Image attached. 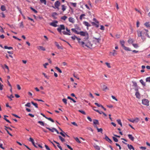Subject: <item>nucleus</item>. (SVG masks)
<instances>
[{"label": "nucleus", "mask_w": 150, "mask_h": 150, "mask_svg": "<svg viewBox=\"0 0 150 150\" xmlns=\"http://www.w3.org/2000/svg\"><path fill=\"white\" fill-rule=\"evenodd\" d=\"M71 5H72L74 7H76V3H74L72 2L70 3Z\"/></svg>", "instance_id": "51"}, {"label": "nucleus", "mask_w": 150, "mask_h": 150, "mask_svg": "<svg viewBox=\"0 0 150 150\" xmlns=\"http://www.w3.org/2000/svg\"><path fill=\"white\" fill-rule=\"evenodd\" d=\"M3 85L0 83V90H2L3 89Z\"/></svg>", "instance_id": "57"}, {"label": "nucleus", "mask_w": 150, "mask_h": 150, "mask_svg": "<svg viewBox=\"0 0 150 150\" xmlns=\"http://www.w3.org/2000/svg\"><path fill=\"white\" fill-rule=\"evenodd\" d=\"M132 82L133 83V86L134 87V89L136 91H138V87L137 85L136 82L133 81Z\"/></svg>", "instance_id": "6"}, {"label": "nucleus", "mask_w": 150, "mask_h": 150, "mask_svg": "<svg viewBox=\"0 0 150 150\" xmlns=\"http://www.w3.org/2000/svg\"><path fill=\"white\" fill-rule=\"evenodd\" d=\"M110 53H112L113 56H115L117 54V51L115 50H114L112 52H110Z\"/></svg>", "instance_id": "22"}, {"label": "nucleus", "mask_w": 150, "mask_h": 150, "mask_svg": "<svg viewBox=\"0 0 150 150\" xmlns=\"http://www.w3.org/2000/svg\"><path fill=\"white\" fill-rule=\"evenodd\" d=\"M100 29L101 30H104L105 28H104V26H103L102 25H101L100 26Z\"/></svg>", "instance_id": "64"}, {"label": "nucleus", "mask_w": 150, "mask_h": 150, "mask_svg": "<svg viewBox=\"0 0 150 150\" xmlns=\"http://www.w3.org/2000/svg\"><path fill=\"white\" fill-rule=\"evenodd\" d=\"M25 106L26 107H30V103H28L26 104L25 105Z\"/></svg>", "instance_id": "48"}, {"label": "nucleus", "mask_w": 150, "mask_h": 150, "mask_svg": "<svg viewBox=\"0 0 150 150\" xmlns=\"http://www.w3.org/2000/svg\"><path fill=\"white\" fill-rule=\"evenodd\" d=\"M105 139L108 142L110 143H111L112 142V141L107 136H105Z\"/></svg>", "instance_id": "10"}, {"label": "nucleus", "mask_w": 150, "mask_h": 150, "mask_svg": "<svg viewBox=\"0 0 150 150\" xmlns=\"http://www.w3.org/2000/svg\"><path fill=\"white\" fill-rule=\"evenodd\" d=\"M78 111L79 112L83 114V115H85L86 114V112L84 111L79 110Z\"/></svg>", "instance_id": "45"}, {"label": "nucleus", "mask_w": 150, "mask_h": 150, "mask_svg": "<svg viewBox=\"0 0 150 150\" xmlns=\"http://www.w3.org/2000/svg\"><path fill=\"white\" fill-rule=\"evenodd\" d=\"M24 26L23 25V22H22L20 23V28H24Z\"/></svg>", "instance_id": "41"}, {"label": "nucleus", "mask_w": 150, "mask_h": 150, "mask_svg": "<svg viewBox=\"0 0 150 150\" xmlns=\"http://www.w3.org/2000/svg\"><path fill=\"white\" fill-rule=\"evenodd\" d=\"M71 38L73 40H74L76 39L77 40V38H77V37L75 36L71 37Z\"/></svg>", "instance_id": "58"}, {"label": "nucleus", "mask_w": 150, "mask_h": 150, "mask_svg": "<svg viewBox=\"0 0 150 150\" xmlns=\"http://www.w3.org/2000/svg\"><path fill=\"white\" fill-rule=\"evenodd\" d=\"M120 43L123 47L125 46L124 45L125 42L123 40L120 41Z\"/></svg>", "instance_id": "36"}, {"label": "nucleus", "mask_w": 150, "mask_h": 150, "mask_svg": "<svg viewBox=\"0 0 150 150\" xmlns=\"http://www.w3.org/2000/svg\"><path fill=\"white\" fill-rule=\"evenodd\" d=\"M46 128L49 130L50 131H51L52 132H54V131H55L56 129L54 128H52V129H51L48 127H46Z\"/></svg>", "instance_id": "17"}, {"label": "nucleus", "mask_w": 150, "mask_h": 150, "mask_svg": "<svg viewBox=\"0 0 150 150\" xmlns=\"http://www.w3.org/2000/svg\"><path fill=\"white\" fill-rule=\"evenodd\" d=\"M103 88L104 90L107 89H108L107 87L105 85H103Z\"/></svg>", "instance_id": "63"}, {"label": "nucleus", "mask_w": 150, "mask_h": 150, "mask_svg": "<svg viewBox=\"0 0 150 150\" xmlns=\"http://www.w3.org/2000/svg\"><path fill=\"white\" fill-rule=\"evenodd\" d=\"M29 141L31 142L32 143V144H33L34 142V140L31 137H30L29 138Z\"/></svg>", "instance_id": "42"}, {"label": "nucleus", "mask_w": 150, "mask_h": 150, "mask_svg": "<svg viewBox=\"0 0 150 150\" xmlns=\"http://www.w3.org/2000/svg\"><path fill=\"white\" fill-rule=\"evenodd\" d=\"M95 41L97 42L98 43H99L100 41V38H95Z\"/></svg>", "instance_id": "46"}, {"label": "nucleus", "mask_w": 150, "mask_h": 150, "mask_svg": "<svg viewBox=\"0 0 150 150\" xmlns=\"http://www.w3.org/2000/svg\"><path fill=\"white\" fill-rule=\"evenodd\" d=\"M54 43H55V45L57 47L58 49H63V48L62 47L60 46L59 45V44L57 42H55Z\"/></svg>", "instance_id": "9"}, {"label": "nucleus", "mask_w": 150, "mask_h": 150, "mask_svg": "<svg viewBox=\"0 0 150 150\" xmlns=\"http://www.w3.org/2000/svg\"><path fill=\"white\" fill-rule=\"evenodd\" d=\"M34 100L36 101H41V102H44V101L43 100H41V99H35Z\"/></svg>", "instance_id": "61"}, {"label": "nucleus", "mask_w": 150, "mask_h": 150, "mask_svg": "<svg viewBox=\"0 0 150 150\" xmlns=\"http://www.w3.org/2000/svg\"><path fill=\"white\" fill-rule=\"evenodd\" d=\"M42 74L46 78V79H49V76L46 75V74L45 73H42Z\"/></svg>", "instance_id": "39"}, {"label": "nucleus", "mask_w": 150, "mask_h": 150, "mask_svg": "<svg viewBox=\"0 0 150 150\" xmlns=\"http://www.w3.org/2000/svg\"><path fill=\"white\" fill-rule=\"evenodd\" d=\"M67 98L72 100L74 103H75L76 102V101L75 100H74L70 96H68L67 97Z\"/></svg>", "instance_id": "34"}, {"label": "nucleus", "mask_w": 150, "mask_h": 150, "mask_svg": "<svg viewBox=\"0 0 150 150\" xmlns=\"http://www.w3.org/2000/svg\"><path fill=\"white\" fill-rule=\"evenodd\" d=\"M135 95L137 98H140V95L138 92V91H136V92L135 94Z\"/></svg>", "instance_id": "13"}, {"label": "nucleus", "mask_w": 150, "mask_h": 150, "mask_svg": "<svg viewBox=\"0 0 150 150\" xmlns=\"http://www.w3.org/2000/svg\"><path fill=\"white\" fill-rule=\"evenodd\" d=\"M80 35L81 36L86 37L84 38L85 40L86 39H88V34L86 32H84L83 31H80Z\"/></svg>", "instance_id": "3"}, {"label": "nucleus", "mask_w": 150, "mask_h": 150, "mask_svg": "<svg viewBox=\"0 0 150 150\" xmlns=\"http://www.w3.org/2000/svg\"><path fill=\"white\" fill-rule=\"evenodd\" d=\"M112 138L113 140L115 142H117L118 141V140L116 138L114 137H113Z\"/></svg>", "instance_id": "50"}, {"label": "nucleus", "mask_w": 150, "mask_h": 150, "mask_svg": "<svg viewBox=\"0 0 150 150\" xmlns=\"http://www.w3.org/2000/svg\"><path fill=\"white\" fill-rule=\"evenodd\" d=\"M0 9L2 11H5L6 10V7L4 5L1 6Z\"/></svg>", "instance_id": "18"}, {"label": "nucleus", "mask_w": 150, "mask_h": 150, "mask_svg": "<svg viewBox=\"0 0 150 150\" xmlns=\"http://www.w3.org/2000/svg\"><path fill=\"white\" fill-rule=\"evenodd\" d=\"M96 108V107H93V109L94 111H96V112H98L99 113H100V114H103V112L102 111L100 112L98 110H95V109H94L93 108Z\"/></svg>", "instance_id": "23"}, {"label": "nucleus", "mask_w": 150, "mask_h": 150, "mask_svg": "<svg viewBox=\"0 0 150 150\" xmlns=\"http://www.w3.org/2000/svg\"><path fill=\"white\" fill-rule=\"evenodd\" d=\"M97 131L98 132H101V133H102V132L103 131V129L101 128H97Z\"/></svg>", "instance_id": "43"}, {"label": "nucleus", "mask_w": 150, "mask_h": 150, "mask_svg": "<svg viewBox=\"0 0 150 150\" xmlns=\"http://www.w3.org/2000/svg\"><path fill=\"white\" fill-rule=\"evenodd\" d=\"M83 24L87 27H89L91 26V25L87 22L84 21Z\"/></svg>", "instance_id": "14"}, {"label": "nucleus", "mask_w": 150, "mask_h": 150, "mask_svg": "<svg viewBox=\"0 0 150 150\" xmlns=\"http://www.w3.org/2000/svg\"><path fill=\"white\" fill-rule=\"evenodd\" d=\"M4 119L7 122L10 123H11V122L9 121V120H8L6 118V117H8V116H6V115H4Z\"/></svg>", "instance_id": "25"}, {"label": "nucleus", "mask_w": 150, "mask_h": 150, "mask_svg": "<svg viewBox=\"0 0 150 150\" xmlns=\"http://www.w3.org/2000/svg\"><path fill=\"white\" fill-rule=\"evenodd\" d=\"M55 69L60 73H62L61 70L58 67H56Z\"/></svg>", "instance_id": "40"}, {"label": "nucleus", "mask_w": 150, "mask_h": 150, "mask_svg": "<svg viewBox=\"0 0 150 150\" xmlns=\"http://www.w3.org/2000/svg\"><path fill=\"white\" fill-rule=\"evenodd\" d=\"M67 18V17L65 16H64L62 17L61 18V19L64 21H65Z\"/></svg>", "instance_id": "35"}, {"label": "nucleus", "mask_w": 150, "mask_h": 150, "mask_svg": "<svg viewBox=\"0 0 150 150\" xmlns=\"http://www.w3.org/2000/svg\"><path fill=\"white\" fill-rule=\"evenodd\" d=\"M38 123L40 124L41 125L44 126L45 125V123L44 122L42 121H39Z\"/></svg>", "instance_id": "31"}, {"label": "nucleus", "mask_w": 150, "mask_h": 150, "mask_svg": "<svg viewBox=\"0 0 150 150\" xmlns=\"http://www.w3.org/2000/svg\"><path fill=\"white\" fill-rule=\"evenodd\" d=\"M59 138L62 142H65V139L64 138H62L61 136H59Z\"/></svg>", "instance_id": "27"}, {"label": "nucleus", "mask_w": 150, "mask_h": 150, "mask_svg": "<svg viewBox=\"0 0 150 150\" xmlns=\"http://www.w3.org/2000/svg\"><path fill=\"white\" fill-rule=\"evenodd\" d=\"M129 120L131 122H132L133 123H134L135 122H138V119L137 118L136 120Z\"/></svg>", "instance_id": "29"}, {"label": "nucleus", "mask_w": 150, "mask_h": 150, "mask_svg": "<svg viewBox=\"0 0 150 150\" xmlns=\"http://www.w3.org/2000/svg\"><path fill=\"white\" fill-rule=\"evenodd\" d=\"M58 23V21H54L50 23V25L54 27H56L57 26V24Z\"/></svg>", "instance_id": "8"}, {"label": "nucleus", "mask_w": 150, "mask_h": 150, "mask_svg": "<svg viewBox=\"0 0 150 150\" xmlns=\"http://www.w3.org/2000/svg\"><path fill=\"white\" fill-rule=\"evenodd\" d=\"M93 123L95 125H99L98 121L97 120H94L93 121Z\"/></svg>", "instance_id": "19"}, {"label": "nucleus", "mask_w": 150, "mask_h": 150, "mask_svg": "<svg viewBox=\"0 0 150 150\" xmlns=\"http://www.w3.org/2000/svg\"><path fill=\"white\" fill-rule=\"evenodd\" d=\"M60 4V2L58 1H56L54 3V6L55 7L58 9V10H59V6Z\"/></svg>", "instance_id": "7"}, {"label": "nucleus", "mask_w": 150, "mask_h": 150, "mask_svg": "<svg viewBox=\"0 0 150 150\" xmlns=\"http://www.w3.org/2000/svg\"><path fill=\"white\" fill-rule=\"evenodd\" d=\"M7 97L8 98L10 99L11 100H12V98H14V96L12 94L10 96H8Z\"/></svg>", "instance_id": "47"}, {"label": "nucleus", "mask_w": 150, "mask_h": 150, "mask_svg": "<svg viewBox=\"0 0 150 150\" xmlns=\"http://www.w3.org/2000/svg\"><path fill=\"white\" fill-rule=\"evenodd\" d=\"M61 6L62 7V10L63 11H65L66 9V6H65L64 5H62Z\"/></svg>", "instance_id": "21"}, {"label": "nucleus", "mask_w": 150, "mask_h": 150, "mask_svg": "<svg viewBox=\"0 0 150 150\" xmlns=\"http://www.w3.org/2000/svg\"><path fill=\"white\" fill-rule=\"evenodd\" d=\"M62 101L65 104H67V100L66 98H64L62 99Z\"/></svg>", "instance_id": "53"}, {"label": "nucleus", "mask_w": 150, "mask_h": 150, "mask_svg": "<svg viewBox=\"0 0 150 150\" xmlns=\"http://www.w3.org/2000/svg\"><path fill=\"white\" fill-rule=\"evenodd\" d=\"M148 30H147L144 29L142 31L137 30V35L138 37H141L142 39L143 40L146 39L145 37L148 36Z\"/></svg>", "instance_id": "2"}, {"label": "nucleus", "mask_w": 150, "mask_h": 150, "mask_svg": "<svg viewBox=\"0 0 150 150\" xmlns=\"http://www.w3.org/2000/svg\"><path fill=\"white\" fill-rule=\"evenodd\" d=\"M127 146L128 147V148L130 149L131 150L132 149L133 150H134V148L133 146L130 144H128L127 145Z\"/></svg>", "instance_id": "16"}, {"label": "nucleus", "mask_w": 150, "mask_h": 150, "mask_svg": "<svg viewBox=\"0 0 150 150\" xmlns=\"http://www.w3.org/2000/svg\"><path fill=\"white\" fill-rule=\"evenodd\" d=\"M57 14L56 12L53 13L52 14V16L53 17L55 16H57Z\"/></svg>", "instance_id": "54"}, {"label": "nucleus", "mask_w": 150, "mask_h": 150, "mask_svg": "<svg viewBox=\"0 0 150 150\" xmlns=\"http://www.w3.org/2000/svg\"><path fill=\"white\" fill-rule=\"evenodd\" d=\"M84 42L82 41L81 42L80 44H79L80 45H81L82 47H85V45H86L85 42L84 41Z\"/></svg>", "instance_id": "20"}, {"label": "nucleus", "mask_w": 150, "mask_h": 150, "mask_svg": "<svg viewBox=\"0 0 150 150\" xmlns=\"http://www.w3.org/2000/svg\"><path fill=\"white\" fill-rule=\"evenodd\" d=\"M117 121L118 124H119L121 127L122 126V123L121 122V120L120 119H118Z\"/></svg>", "instance_id": "30"}, {"label": "nucleus", "mask_w": 150, "mask_h": 150, "mask_svg": "<svg viewBox=\"0 0 150 150\" xmlns=\"http://www.w3.org/2000/svg\"><path fill=\"white\" fill-rule=\"evenodd\" d=\"M146 82H150V77L147 78L146 79Z\"/></svg>", "instance_id": "56"}, {"label": "nucleus", "mask_w": 150, "mask_h": 150, "mask_svg": "<svg viewBox=\"0 0 150 150\" xmlns=\"http://www.w3.org/2000/svg\"><path fill=\"white\" fill-rule=\"evenodd\" d=\"M87 40L88 39H86L84 40L86 43L85 46L89 48L93 47V44L91 42Z\"/></svg>", "instance_id": "4"}, {"label": "nucleus", "mask_w": 150, "mask_h": 150, "mask_svg": "<svg viewBox=\"0 0 150 150\" xmlns=\"http://www.w3.org/2000/svg\"><path fill=\"white\" fill-rule=\"evenodd\" d=\"M94 148L96 149H97V150H100V147L98 145H97V146H96Z\"/></svg>", "instance_id": "59"}, {"label": "nucleus", "mask_w": 150, "mask_h": 150, "mask_svg": "<svg viewBox=\"0 0 150 150\" xmlns=\"http://www.w3.org/2000/svg\"><path fill=\"white\" fill-rule=\"evenodd\" d=\"M75 139L76 140V141L78 142L79 143H80L81 142L79 139L77 137H76L75 138Z\"/></svg>", "instance_id": "55"}, {"label": "nucleus", "mask_w": 150, "mask_h": 150, "mask_svg": "<svg viewBox=\"0 0 150 150\" xmlns=\"http://www.w3.org/2000/svg\"><path fill=\"white\" fill-rule=\"evenodd\" d=\"M30 9L32 10L33 11H34L35 13H37V11L35 10V9L33 8L32 7H30Z\"/></svg>", "instance_id": "52"}, {"label": "nucleus", "mask_w": 150, "mask_h": 150, "mask_svg": "<svg viewBox=\"0 0 150 150\" xmlns=\"http://www.w3.org/2000/svg\"><path fill=\"white\" fill-rule=\"evenodd\" d=\"M128 137L129 139H130L131 140L133 141L134 139V137L132 136V135L129 134L128 135Z\"/></svg>", "instance_id": "11"}, {"label": "nucleus", "mask_w": 150, "mask_h": 150, "mask_svg": "<svg viewBox=\"0 0 150 150\" xmlns=\"http://www.w3.org/2000/svg\"><path fill=\"white\" fill-rule=\"evenodd\" d=\"M128 42L129 43H132L133 42V40L132 39H129L128 40Z\"/></svg>", "instance_id": "37"}, {"label": "nucleus", "mask_w": 150, "mask_h": 150, "mask_svg": "<svg viewBox=\"0 0 150 150\" xmlns=\"http://www.w3.org/2000/svg\"><path fill=\"white\" fill-rule=\"evenodd\" d=\"M105 64L107 65V67L109 68L111 67V66L110 65V64L108 62H106Z\"/></svg>", "instance_id": "62"}, {"label": "nucleus", "mask_w": 150, "mask_h": 150, "mask_svg": "<svg viewBox=\"0 0 150 150\" xmlns=\"http://www.w3.org/2000/svg\"><path fill=\"white\" fill-rule=\"evenodd\" d=\"M139 81L142 85L144 86H146V83L142 79H141Z\"/></svg>", "instance_id": "26"}, {"label": "nucleus", "mask_w": 150, "mask_h": 150, "mask_svg": "<svg viewBox=\"0 0 150 150\" xmlns=\"http://www.w3.org/2000/svg\"><path fill=\"white\" fill-rule=\"evenodd\" d=\"M65 29L64 25H60L57 28V30L58 31L59 33L60 34H62V33L63 34L65 35H70V31L67 28H66V29L67 32L64 30L62 32V30H64Z\"/></svg>", "instance_id": "1"}, {"label": "nucleus", "mask_w": 150, "mask_h": 150, "mask_svg": "<svg viewBox=\"0 0 150 150\" xmlns=\"http://www.w3.org/2000/svg\"><path fill=\"white\" fill-rule=\"evenodd\" d=\"M132 45L135 48H137L139 47L138 45L137 44H133Z\"/></svg>", "instance_id": "49"}, {"label": "nucleus", "mask_w": 150, "mask_h": 150, "mask_svg": "<svg viewBox=\"0 0 150 150\" xmlns=\"http://www.w3.org/2000/svg\"><path fill=\"white\" fill-rule=\"evenodd\" d=\"M4 48L5 49H8V50L13 49V47H8L6 46H5Z\"/></svg>", "instance_id": "33"}, {"label": "nucleus", "mask_w": 150, "mask_h": 150, "mask_svg": "<svg viewBox=\"0 0 150 150\" xmlns=\"http://www.w3.org/2000/svg\"><path fill=\"white\" fill-rule=\"evenodd\" d=\"M37 48L38 50H41L43 51L45 50V48L42 46H38L37 47Z\"/></svg>", "instance_id": "15"}, {"label": "nucleus", "mask_w": 150, "mask_h": 150, "mask_svg": "<svg viewBox=\"0 0 150 150\" xmlns=\"http://www.w3.org/2000/svg\"><path fill=\"white\" fill-rule=\"evenodd\" d=\"M142 103L143 104L148 106L149 105V101L146 99H143L142 100Z\"/></svg>", "instance_id": "5"}, {"label": "nucleus", "mask_w": 150, "mask_h": 150, "mask_svg": "<svg viewBox=\"0 0 150 150\" xmlns=\"http://www.w3.org/2000/svg\"><path fill=\"white\" fill-rule=\"evenodd\" d=\"M144 25L147 27H150V24L149 22H147L144 23Z\"/></svg>", "instance_id": "24"}, {"label": "nucleus", "mask_w": 150, "mask_h": 150, "mask_svg": "<svg viewBox=\"0 0 150 150\" xmlns=\"http://www.w3.org/2000/svg\"><path fill=\"white\" fill-rule=\"evenodd\" d=\"M123 47L124 48V49L125 50L128 51H131V50L129 47H125V46H124Z\"/></svg>", "instance_id": "28"}, {"label": "nucleus", "mask_w": 150, "mask_h": 150, "mask_svg": "<svg viewBox=\"0 0 150 150\" xmlns=\"http://www.w3.org/2000/svg\"><path fill=\"white\" fill-rule=\"evenodd\" d=\"M69 22L72 23H74V19L72 17H70L69 18Z\"/></svg>", "instance_id": "12"}, {"label": "nucleus", "mask_w": 150, "mask_h": 150, "mask_svg": "<svg viewBox=\"0 0 150 150\" xmlns=\"http://www.w3.org/2000/svg\"><path fill=\"white\" fill-rule=\"evenodd\" d=\"M31 103L33 105L35 106L36 108H38V105L37 103H34L33 101H32Z\"/></svg>", "instance_id": "32"}, {"label": "nucleus", "mask_w": 150, "mask_h": 150, "mask_svg": "<svg viewBox=\"0 0 150 150\" xmlns=\"http://www.w3.org/2000/svg\"><path fill=\"white\" fill-rule=\"evenodd\" d=\"M73 76H74V77L78 79H79V78L78 77V76H77V75H76L75 73H74V74Z\"/></svg>", "instance_id": "60"}, {"label": "nucleus", "mask_w": 150, "mask_h": 150, "mask_svg": "<svg viewBox=\"0 0 150 150\" xmlns=\"http://www.w3.org/2000/svg\"><path fill=\"white\" fill-rule=\"evenodd\" d=\"M40 1L41 3H44L45 5L46 4V0H40Z\"/></svg>", "instance_id": "44"}, {"label": "nucleus", "mask_w": 150, "mask_h": 150, "mask_svg": "<svg viewBox=\"0 0 150 150\" xmlns=\"http://www.w3.org/2000/svg\"><path fill=\"white\" fill-rule=\"evenodd\" d=\"M46 118L49 120L50 121H51L52 122H54V120L50 117H47Z\"/></svg>", "instance_id": "38"}]
</instances>
